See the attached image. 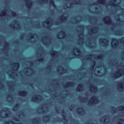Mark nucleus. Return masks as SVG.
Returning <instances> with one entry per match:
<instances>
[{
	"label": "nucleus",
	"instance_id": "obj_20",
	"mask_svg": "<svg viewBox=\"0 0 124 124\" xmlns=\"http://www.w3.org/2000/svg\"><path fill=\"white\" fill-rule=\"evenodd\" d=\"M43 61H44V59H43V58H41L39 60V62H43Z\"/></svg>",
	"mask_w": 124,
	"mask_h": 124
},
{
	"label": "nucleus",
	"instance_id": "obj_5",
	"mask_svg": "<svg viewBox=\"0 0 124 124\" xmlns=\"http://www.w3.org/2000/svg\"><path fill=\"white\" fill-rule=\"evenodd\" d=\"M0 16H6V10H3L0 13Z\"/></svg>",
	"mask_w": 124,
	"mask_h": 124
},
{
	"label": "nucleus",
	"instance_id": "obj_35",
	"mask_svg": "<svg viewBox=\"0 0 124 124\" xmlns=\"http://www.w3.org/2000/svg\"><path fill=\"white\" fill-rule=\"evenodd\" d=\"M42 0H39L38 1H39V2H41V1H42Z\"/></svg>",
	"mask_w": 124,
	"mask_h": 124
},
{
	"label": "nucleus",
	"instance_id": "obj_34",
	"mask_svg": "<svg viewBox=\"0 0 124 124\" xmlns=\"http://www.w3.org/2000/svg\"><path fill=\"white\" fill-rule=\"evenodd\" d=\"M112 5H113L114 6H117V5L113 4V3L112 4Z\"/></svg>",
	"mask_w": 124,
	"mask_h": 124
},
{
	"label": "nucleus",
	"instance_id": "obj_18",
	"mask_svg": "<svg viewBox=\"0 0 124 124\" xmlns=\"http://www.w3.org/2000/svg\"><path fill=\"white\" fill-rule=\"evenodd\" d=\"M119 107H120V108H121V109L120 110H124V106H122Z\"/></svg>",
	"mask_w": 124,
	"mask_h": 124
},
{
	"label": "nucleus",
	"instance_id": "obj_17",
	"mask_svg": "<svg viewBox=\"0 0 124 124\" xmlns=\"http://www.w3.org/2000/svg\"><path fill=\"white\" fill-rule=\"evenodd\" d=\"M91 88L93 89L94 91H96V90H97V88H96V87L91 86Z\"/></svg>",
	"mask_w": 124,
	"mask_h": 124
},
{
	"label": "nucleus",
	"instance_id": "obj_33",
	"mask_svg": "<svg viewBox=\"0 0 124 124\" xmlns=\"http://www.w3.org/2000/svg\"><path fill=\"white\" fill-rule=\"evenodd\" d=\"M5 124H9V122H5Z\"/></svg>",
	"mask_w": 124,
	"mask_h": 124
},
{
	"label": "nucleus",
	"instance_id": "obj_52",
	"mask_svg": "<svg viewBox=\"0 0 124 124\" xmlns=\"http://www.w3.org/2000/svg\"><path fill=\"white\" fill-rule=\"evenodd\" d=\"M44 0L46 1V0Z\"/></svg>",
	"mask_w": 124,
	"mask_h": 124
},
{
	"label": "nucleus",
	"instance_id": "obj_1",
	"mask_svg": "<svg viewBox=\"0 0 124 124\" xmlns=\"http://www.w3.org/2000/svg\"><path fill=\"white\" fill-rule=\"evenodd\" d=\"M91 99H92V101L88 102V103H89V104H91V105H93L98 102V100L96 96H93L91 98Z\"/></svg>",
	"mask_w": 124,
	"mask_h": 124
},
{
	"label": "nucleus",
	"instance_id": "obj_6",
	"mask_svg": "<svg viewBox=\"0 0 124 124\" xmlns=\"http://www.w3.org/2000/svg\"><path fill=\"white\" fill-rule=\"evenodd\" d=\"M50 4L53 6V7H56L57 6L55 4V2H54V0H50Z\"/></svg>",
	"mask_w": 124,
	"mask_h": 124
},
{
	"label": "nucleus",
	"instance_id": "obj_24",
	"mask_svg": "<svg viewBox=\"0 0 124 124\" xmlns=\"http://www.w3.org/2000/svg\"><path fill=\"white\" fill-rule=\"evenodd\" d=\"M112 40H113V41H115V42L117 41V39H116L115 38H112Z\"/></svg>",
	"mask_w": 124,
	"mask_h": 124
},
{
	"label": "nucleus",
	"instance_id": "obj_12",
	"mask_svg": "<svg viewBox=\"0 0 124 124\" xmlns=\"http://www.w3.org/2000/svg\"><path fill=\"white\" fill-rule=\"evenodd\" d=\"M16 65V68H19V66H20V64L18 62L15 63Z\"/></svg>",
	"mask_w": 124,
	"mask_h": 124
},
{
	"label": "nucleus",
	"instance_id": "obj_41",
	"mask_svg": "<svg viewBox=\"0 0 124 124\" xmlns=\"http://www.w3.org/2000/svg\"><path fill=\"white\" fill-rule=\"evenodd\" d=\"M74 55H75V56H77L75 53H74Z\"/></svg>",
	"mask_w": 124,
	"mask_h": 124
},
{
	"label": "nucleus",
	"instance_id": "obj_9",
	"mask_svg": "<svg viewBox=\"0 0 124 124\" xmlns=\"http://www.w3.org/2000/svg\"><path fill=\"white\" fill-rule=\"evenodd\" d=\"M58 52L56 51H53L52 52H51V55L52 56H54V55H55V56H58Z\"/></svg>",
	"mask_w": 124,
	"mask_h": 124
},
{
	"label": "nucleus",
	"instance_id": "obj_11",
	"mask_svg": "<svg viewBox=\"0 0 124 124\" xmlns=\"http://www.w3.org/2000/svg\"><path fill=\"white\" fill-rule=\"evenodd\" d=\"M76 50H77V53L78 54H79V55H81V54H82V52H81V50H80V49H79L77 48H76Z\"/></svg>",
	"mask_w": 124,
	"mask_h": 124
},
{
	"label": "nucleus",
	"instance_id": "obj_47",
	"mask_svg": "<svg viewBox=\"0 0 124 124\" xmlns=\"http://www.w3.org/2000/svg\"><path fill=\"white\" fill-rule=\"evenodd\" d=\"M118 124H122V123H119Z\"/></svg>",
	"mask_w": 124,
	"mask_h": 124
},
{
	"label": "nucleus",
	"instance_id": "obj_32",
	"mask_svg": "<svg viewBox=\"0 0 124 124\" xmlns=\"http://www.w3.org/2000/svg\"><path fill=\"white\" fill-rule=\"evenodd\" d=\"M32 120H33V121H37V120H36V118H33V119H32Z\"/></svg>",
	"mask_w": 124,
	"mask_h": 124
},
{
	"label": "nucleus",
	"instance_id": "obj_7",
	"mask_svg": "<svg viewBox=\"0 0 124 124\" xmlns=\"http://www.w3.org/2000/svg\"><path fill=\"white\" fill-rule=\"evenodd\" d=\"M73 85H74V83L72 82H70L66 84V86L67 87H72V86H73Z\"/></svg>",
	"mask_w": 124,
	"mask_h": 124
},
{
	"label": "nucleus",
	"instance_id": "obj_48",
	"mask_svg": "<svg viewBox=\"0 0 124 124\" xmlns=\"http://www.w3.org/2000/svg\"><path fill=\"white\" fill-rule=\"evenodd\" d=\"M6 109H8V108H6Z\"/></svg>",
	"mask_w": 124,
	"mask_h": 124
},
{
	"label": "nucleus",
	"instance_id": "obj_29",
	"mask_svg": "<svg viewBox=\"0 0 124 124\" xmlns=\"http://www.w3.org/2000/svg\"><path fill=\"white\" fill-rule=\"evenodd\" d=\"M74 2H76V3H77V2H78V1L76 0H74Z\"/></svg>",
	"mask_w": 124,
	"mask_h": 124
},
{
	"label": "nucleus",
	"instance_id": "obj_36",
	"mask_svg": "<svg viewBox=\"0 0 124 124\" xmlns=\"http://www.w3.org/2000/svg\"><path fill=\"white\" fill-rule=\"evenodd\" d=\"M63 19H65L66 18V17L64 16V17H62Z\"/></svg>",
	"mask_w": 124,
	"mask_h": 124
},
{
	"label": "nucleus",
	"instance_id": "obj_37",
	"mask_svg": "<svg viewBox=\"0 0 124 124\" xmlns=\"http://www.w3.org/2000/svg\"><path fill=\"white\" fill-rule=\"evenodd\" d=\"M102 40H103V41H105V39H102Z\"/></svg>",
	"mask_w": 124,
	"mask_h": 124
},
{
	"label": "nucleus",
	"instance_id": "obj_42",
	"mask_svg": "<svg viewBox=\"0 0 124 124\" xmlns=\"http://www.w3.org/2000/svg\"><path fill=\"white\" fill-rule=\"evenodd\" d=\"M61 21H64L63 19H62Z\"/></svg>",
	"mask_w": 124,
	"mask_h": 124
},
{
	"label": "nucleus",
	"instance_id": "obj_39",
	"mask_svg": "<svg viewBox=\"0 0 124 124\" xmlns=\"http://www.w3.org/2000/svg\"><path fill=\"white\" fill-rule=\"evenodd\" d=\"M121 122H123V119H120Z\"/></svg>",
	"mask_w": 124,
	"mask_h": 124
},
{
	"label": "nucleus",
	"instance_id": "obj_13",
	"mask_svg": "<svg viewBox=\"0 0 124 124\" xmlns=\"http://www.w3.org/2000/svg\"><path fill=\"white\" fill-rule=\"evenodd\" d=\"M98 2H100V3L104 4L105 2V0H99Z\"/></svg>",
	"mask_w": 124,
	"mask_h": 124
},
{
	"label": "nucleus",
	"instance_id": "obj_26",
	"mask_svg": "<svg viewBox=\"0 0 124 124\" xmlns=\"http://www.w3.org/2000/svg\"><path fill=\"white\" fill-rule=\"evenodd\" d=\"M96 30H97V28L94 27V28H93V30H94V31H96Z\"/></svg>",
	"mask_w": 124,
	"mask_h": 124
},
{
	"label": "nucleus",
	"instance_id": "obj_43",
	"mask_svg": "<svg viewBox=\"0 0 124 124\" xmlns=\"http://www.w3.org/2000/svg\"><path fill=\"white\" fill-rule=\"evenodd\" d=\"M17 118H16V121H17Z\"/></svg>",
	"mask_w": 124,
	"mask_h": 124
},
{
	"label": "nucleus",
	"instance_id": "obj_51",
	"mask_svg": "<svg viewBox=\"0 0 124 124\" xmlns=\"http://www.w3.org/2000/svg\"><path fill=\"white\" fill-rule=\"evenodd\" d=\"M89 56H91V55H89Z\"/></svg>",
	"mask_w": 124,
	"mask_h": 124
},
{
	"label": "nucleus",
	"instance_id": "obj_31",
	"mask_svg": "<svg viewBox=\"0 0 124 124\" xmlns=\"http://www.w3.org/2000/svg\"><path fill=\"white\" fill-rule=\"evenodd\" d=\"M46 117L47 119H48V118H50V116H46Z\"/></svg>",
	"mask_w": 124,
	"mask_h": 124
},
{
	"label": "nucleus",
	"instance_id": "obj_44",
	"mask_svg": "<svg viewBox=\"0 0 124 124\" xmlns=\"http://www.w3.org/2000/svg\"><path fill=\"white\" fill-rule=\"evenodd\" d=\"M106 117H107V116H104V118H105Z\"/></svg>",
	"mask_w": 124,
	"mask_h": 124
},
{
	"label": "nucleus",
	"instance_id": "obj_19",
	"mask_svg": "<svg viewBox=\"0 0 124 124\" xmlns=\"http://www.w3.org/2000/svg\"><path fill=\"white\" fill-rule=\"evenodd\" d=\"M118 46V44L117 43H115V44H114L113 46V48H115V47Z\"/></svg>",
	"mask_w": 124,
	"mask_h": 124
},
{
	"label": "nucleus",
	"instance_id": "obj_46",
	"mask_svg": "<svg viewBox=\"0 0 124 124\" xmlns=\"http://www.w3.org/2000/svg\"><path fill=\"white\" fill-rule=\"evenodd\" d=\"M57 112H59V110H57Z\"/></svg>",
	"mask_w": 124,
	"mask_h": 124
},
{
	"label": "nucleus",
	"instance_id": "obj_14",
	"mask_svg": "<svg viewBox=\"0 0 124 124\" xmlns=\"http://www.w3.org/2000/svg\"><path fill=\"white\" fill-rule=\"evenodd\" d=\"M12 15L13 16H16V12H15L14 11H12Z\"/></svg>",
	"mask_w": 124,
	"mask_h": 124
},
{
	"label": "nucleus",
	"instance_id": "obj_22",
	"mask_svg": "<svg viewBox=\"0 0 124 124\" xmlns=\"http://www.w3.org/2000/svg\"><path fill=\"white\" fill-rule=\"evenodd\" d=\"M119 86H120V87H124V84L123 83H119Z\"/></svg>",
	"mask_w": 124,
	"mask_h": 124
},
{
	"label": "nucleus",
	"instance_id": "obj_8",
	"mask_svg": "<svg viewBox=\"0 0 124 124\" xmlns=\"http://www.w3.org/2000/svg\"><path fill=\"white\" fill-rule=\"evenodd\" d=\"M31 4H32V3L30 2L26 4V6H27L28 8H31Z\"/></svg>",
	"mask_w": 124,
	"mask_h": 124
},
{
	"label": "nucleus",
	"instance_id": "obj_25",
	"mask_svg": "<svg viewBox=\"0 0 124 124\" xmlns=\"http://www.w3.org/2000/svg\"><path fill=\"white\" fill-rule=\"evenodd\" d=\"M33 99H34V100H35V101H38L37 98H33Z\"/></svg>",
	"mask_w": 124,
	"mask_h": 124
},
{
	"label": "nucleus",
	"instance_id": "obj_40",
	"mask_svg": "<svg viewBox=\"0 0 124 124\" xmlns=\"http://www.w3.org/2000/svg\"><path fill=\"white\" fill-rule=\"evenodd\" d=\"M63 114H65V111H63Z\"/></svg>",
	"mask_w": 124,
	"mask_h": 124
},
{
	"label": "nucleus",
	"instance_id": "obj_49",
	"mask_svg": "<svg viewBox=\"0 0 124 124\" xmlns=\"http://www.w3.org/2000/svg\"><path fill=\"white\" fill-rule=\"evenodd\" d=\"M78 113H81V112L79 111Z\"/></svg>",
	"mask_w": 124,
	"mask_h": 124
},
{
	"label": "nucleus",
	"instance_id": "obj_30",
	"mask_svg": "<svg viewBox=\"0 0 124 124\" xmlns=\"http://www.w3.org/2000/svg\"><path fill=\"white\" fill-rule=\"evenodd\" d=\"M62 69H63V70L64 71H66V70L65 69H64V68H62Z\"/></svg>",
	"mask_w": 124,
	"mask_h": 124
},
{
	"label": "nucleus",
	"instance_id": "obj_21",
	"mask_svg": "<svg viewBox=\"0 0 124 124\" xmlns=\"http://www.w3.org/2000/svg\"><path fill=\"white\" fill-rule=\"evenodd\" d=\"M62 33V35L64 36L65 35V32L64 31H61Z\"/></svg>",
	"mask_w": 124,
	"mask_h": 124
},
{
	"label": "nucleus",
	"instance_id": "obj_50",
	"mask_svg": "<svg viewBox=\"0 0 124 124\" xmlns=\"http://www.w3.org/2000/svg\"><path fill=\"white\" fill-rule=\"evenodd\" d=\"M15 22H17V21L16 20Z\"/></svg>",
	"mask_w": 124,
	"mask_h": 124
},
{
	"label": "nucleus",
	"instance_id": "obj_2",
	"mask_svg": "<svg viewBox=\"0 0 124 124\" xmlns=\"http://www.w3.org/2000/svg\"><path fill=\"white\" fill-rule=\"evenodd\" d=\"M103 21L105 23H107L108 24H110L112 22L109 16H107L106 18L103 19Z\"/></svg>",
	"mask_w": 124,
	"mask_h": 124
},
{
	"label": "nucleus",
	"instance_id": "obj_38",
	"mask_svg": "<svg viewBox=\"0 0 124 124\" xmlns=\"http://www.w3.org/2000/svg\"><path fill=\"white\" fill-rule=\"evenodd\" d=\"M123 39H124V38H122L121 40H123Z\"/></svg>",
	"mask_w": 124,
	"mask_h": 124
},
{
	"label": "nucleus",
	"instance_id": "obj_10",
	"mask_svg": "<svg viewBox=\"0 0 124 124\" xmlns=\"http://www.w3.org/2000/svg\"><path fill=\"white\" fill-rule=\"evenodd\" d=\"M121 73H122V72H121V71H119V72L117 73L118 75H115V78H118V77H120V75H121Z\"/></svg>",
	"mask_w": 124,
	"mask_h": 124
},
{
	"label": "nucleus",
	"instance_id": "obj_15",
	"mask_svg": "<svg viewBox=\"0 0 124 124\" xmlns=\"http://www.w3.org/2000/svg\"><path fill=\"white\" fill-rule=\"evenodd\" d=\"M111 108L113 109H112L113 113H115V112H116V108L115 107H112Z\"/></svg>",
	"mask_w": 124,
	"mask_h": 124
},
{
	"label": "nucleus",
	"instance_id": "obj_23",
	"mask_svg": "<svg viewBox=\"0 0 124 124\" xmlns=\"http://www.w3.org/2000/svg\"><path fill=\"white\" fill-rule=\"evenodd\" d=\"M19 104H16V106L15 107V108H17V107H19Z\"/></svg>",
	"mask_w": 124,
	"mask_h": 124
},
{
	"label": "nucleus",
	"instance_id": "obj_28",
	"mask_svg": "<svg viewBox=\"0 0 124 124\" xmlns=\"http://www.w3.org/2000/svg\"><path fill=\"white\" fill-rule=\"evenodd\" d=\"M38 97H39L40 98H41V97H42L41 96V95H38Z\"/></svg>",
	"mask_w": 124,
	"mask_h": 124
},
{
	"label": "nucleus",
	"instance_id": "obj_27",
	"mask_svg": "<svg viewBox=\"0 0 124 124\" xmlns=\"http://www.w3.org/2000/svg\"><path fill=\"white\" fill-rule=\"evenodd\" d=\"M10 123L11 124H14V122H13V121H10Z\"/></svg>",
	"mask_w": 124,
	"mask_h": 124
},
{
	"label": "nucleus",
	"instance_id": "obj_3",
	"mask_svg": "<svg viewBox=\"0 0 124 124\" xmlns=\"http://www.w3.org/2000/svg\"><path fill=\"white\" fill-rule=\"evenodd\" d=\"M18 94H19V95H21V96H26V95H27V92L25 91H22L21 92H20L18 93Z\"/></svg>",
	"mask_w": 124,
	"mask_h": 124
},
{
	"label": "nucleus",
	"instance_id": "obj_45",
	"mask_svg": "<svg viewBox=\"0 0 124 124\" xmlns=\"http://www.w3.org/2000/svg\"><path fill=\"white\" fill-rule=\"evenodd\" d=\"M104 45H106V43H104Z\"/></svg>",
	"mask_w": 124,
	"mask_h": 124
},
{
	"label": "nucleus",
	"instance_id": "obj_4",
	"mask_svg": "<svg viewBox=\"0 0 124 124\" xmlns=\"http://www.w3.org/2000/svg\"><path fill=\"white\" fill-rule=\"evenodd\" d=\"M83 88V84H80L78 85V88H77V91L79 92V91H81V89Z\"/></svg>",
	"mask_w": 124,
	"mask_h": 124
},
{
	"label": "nucleus",
	"instance_id": "obj_16",
	"mask_svg": "<svg viewBox=\"0 0 124 124\" xmlns=\"http://www.w3.org/2000/svg\"><path fill=\"white\" fill-rule=\"evenodd\" d=\"M103 57V55L102 54H100V55L97 56V58H98V59H101V58Z\"/></svg>",
	"mask_w": 124,
	"mask_h": 124
}]
</instances>
